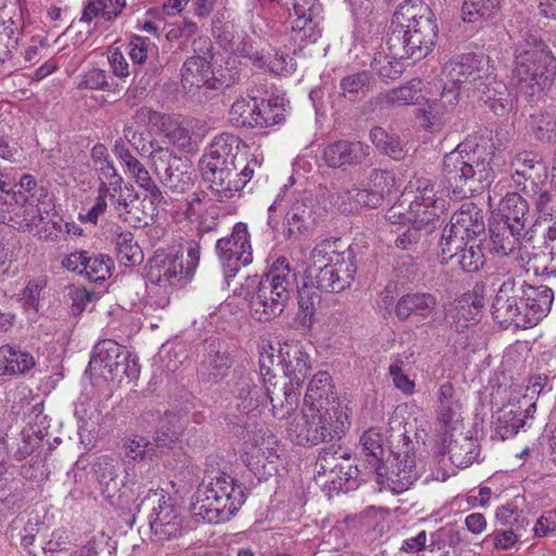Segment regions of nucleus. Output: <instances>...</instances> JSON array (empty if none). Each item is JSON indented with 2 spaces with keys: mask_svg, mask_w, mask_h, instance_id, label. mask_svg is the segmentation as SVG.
<instances>
[{
  "mask_svg": "<svg viewBox=\"0 0 556 556\" xmlns=\"http://www.w3.org/2000/svg\"><path fill=\"white\" fill-rule=\"evenodd\" d=\"M444 177L439 181L424 176L413 177L402 194L403 203L393 205L387 214L392 224H410L407 229L395 240V245L408 250L420 240L419 230L432 231L442 214L447 210L450 200H458L467 197L468 191L460 186L452 188V179L465 184L478 182L481 188L490 186L494 176V168L489 160L482 159L478 148L470 142L459 143L443 160Z\"/></svg>",
  "mask_w": 556,
  "mask_h": 556,
  "instance_id": "f257e3e1",
  "label": "nucleus"
},
{
  "mask_svg": "<svg viewBox=\"0 0 556 556\" xmlns=\"http://www.w3.org/2000/svg\"><path fill=\"white\" fill-rule=\"evenodd\" d=\"M264 156L232 134L216 136L201 159V170L212 192L220 200L233 199L252 179Z\"/></svg>",
  "mask_w": 556,
  "mask_h": 556,
  "instance_id": "f03ea898",
  "label": "nucleus"
},
{
  "mask_svg": "<svg viewBox=\"0 0 556 556\" xmlns=\"http://www.w3.org/2000/svg\"><path fill=\"white\" fill-rule=\"evenodd\" d=\"M389 37L393 58H425L435 43L438 25L431 9L421 0H404L393 15Z\"/></svg>",
  "mask_w": 556,
  "mask_h": 556,
  "instance_id": "7ed1b4c3",
  "label": "nucleus"
},
{
  "mask_svg": "<svg viewBox=\"0 0 556 556\" xmlns=\"http://www.w3.org/2000/svg\"><path fill=\"white\" fill-rule=\"evenodd\" d=\"M201 248L195 241L187 244V256L155 253L146 266V298L143 313L164 309L170 296L197 269Z\"/></svg>",
  "mask_w": 556,
  "mask_h": 556,
  "instance_id": "20e7f679",
  "label": "nucleus"
},
{
  "mask_svg": "<svg viewBox=\"0 0 556 556\" xmlns=\"http://www.w3.org/2000/svg\"><path fill=\"white\" fill-rule=\"evenodd\" d=\"M233 379L235 406L242 414L260 413L270 404L275 418L289 419L299 406V394L282 390L277 376L261 378L255 371H244L236 374Z\"/></svg>",
  "mask_w": 556,
  "mask_h": 556,
  "instance_id": "39448f33",
  "label": "nucleus"
},
{
  "mask_svg": "<svg viewBox=\"0 0 556 556\" xmlns=\"http://www.w3.org/2000/svg\"><path fill=\"white\" fill-rule=\"evenodd\" d=\"M556 76V58L547 45L529 33L515 50L513 79L529 96L548 90Z\"/></svg>",
  "mask_w": 556,
  "mask_h": 556,
  "instance_id": "423d86ee",
  "label": "nucleus"
},
{
  "mask_svg": "<svg viewBox=\"0 0 556 556\" xmlns=\"http://www.w3.org/2000/svg\"><path fill=\"white\" fill-rule=\"evenodd\" d=\"M245 488L228 475L199 485L192 496V515L207 523L228 521L245 502Z\"/></svg>",
  "mask_w": 556,
  "mask_h": 556,
  "instance_id": "0eeeda50",
  "label": "nucleus"
},
{
  "mask_svg": "<svg viewBox=\"0 0 556 556\" xmlns=\"http://www.w3.org/2000/svg\"><path fill=\"white\" fill-rule=\"evenodd\" d=\"M348 418V413L340 404L330 407L303 404L301 414L288 421L286 431L291 442L301 446H315L341 439Z\"/></svg>",
  "mask_w": 556,
  "mask_h": 556,
  "instance_id": "6e6552de",
  "label": "nucleus"
},
{
  "mask_svg": "<svg viewBox=\"0 0 556 556\" xmlns=\"http://www.w3.org/2000/svg\"><path fill=\"white\" fill-rule=\"evenodd\" d=\"M296 281L295 273L286 257H278L268 271L260 279L256 290L250 299L253 318L268 321L279 316L290 298Z\"/></svg>",
  "mask_w": 556,
  "mask_h": 556,
  "instance_id": "1a4fd4ad",
  "label": "nucleus"
},
{
  "mask_svg": "<svg viewBox=\"0 0 556 556\" xmlns=\"http://www.w3.org/2000/svg\"><path fill=\"white\" fill-rule=\"evenodd\" d=\"M308 264L311 271L318 270V287L329 292L345 289L356 273L352 252L340 251L338 240H323L317 243L309 254Z\"/></svg>",
  "mask_w": 556,
  "mask_h": 556,
  "instance_id": "9d476101",
  "label": "nucleus"
},
{
  "mask_svg": "<svg viewBox=\"0 0 556 556\" xmlns=\"http://www.w3.org/2000/svg\"><path fill=\"white\" fill-rule=\"evenodd\" d=\"M491 66L483 55L466 53L451 59L443 67L445 85L467 96L475 94L490 80Z\"/></svg>",
  "mask_w": 556,
  "mask_h": 556,
  "instance_id": "9b49d317",
  "label": "nucleus"
},
{
  "mask_svg": "<svg viewBox=\"0 0 556 556\" xmlns=\"http://www.w3.org/2000/svg\"><path fill=\"white\" fill-rule=\"evenodd\" d=\"M285 108L278 99L268 101L245 96L238 98L230 106L228 118L235 127L268 128L283 119Z\"/></svg>",
  "mask_w": 556,
  "mask_h": 556,
  "instance_id": "f8f14e48",
  "label": "nucleus"
},
{
  "mask_svg": "<svg viewBox=\"0 0 556 556\" xmlns=\"http://www.w3.org/2000/svg\"><path fill=\"white\" fill-rule=\"evenodd\" d=\"M89 367L108 380H121L123 377L136 380L140 375L138 357L113 340H103L96 344Z\"/></svg>",
  "mask_w": 556,
  "mask_h": 556,
  "instance_id": "ddd939ff",
  "label": "nucleus"
},
{
  "mask_svg": "<svg viewBox=\"0 0 556 556\" xmlns=\"http://www.w3.org/2000/svg\"><path fill=\"white\" fill-rule=\"evenodd\" d=\"M215 251L226 280L250 265L253 261V248L248 225L242 222L235 224L229 235L216 241Z\"/></svg>",
  "mask_w": 556,
  "mask_h": 556,
  "instance_id": "4468645a",
  "label": "nucleus"
},
{
  "mask_svg": "<svg viewBox=\"0 0 556 556\" xmlns=\"http://www.w3.org/2000/svg\"><path fill=\"white\" fill-rule=\"evenodd\" d=\"M153 497L148 520L154 540L166 542L178 539L185 531L182 509L163 490L154 492Z\"/></svg>",
  "mask_w": 556,
  "mask_h": 556,
  "instance_id": "2eb2a0df",
  "label": "nucleus"
},
{
  "mask_svg": "<svg viewBox=\"0 0 556 556\" xmlns=\"http://www.w3.org/2000/svg\"><path fill=\"white\" fill-rule=\"evenodd\" d=\"M154 173L161 182L175 192H185L193 186L194 169L187 160L167 148H156L150 154Z\"/></svg>",
  "mask_w": 556,
  "mask_h": 556,
  "instance_id": "dca6fc26",
  "label": "nucleus"
},
{
  "mask_svg": "<svg viewBox=\"0 0 556 556\" xmlns=\"http://www.w3.org/2000/svg\"><path fill=\"white\" fill-rule=\"evenodd\" d=\"M277 447L278 440L268 429H258L247 441L244 463L260 481L276 472Z\"/></svg>",
  "mask_w": 556,
  "mask_h": 556,
  "instance_id": "f3484780",
  "label": "nucleus"
},
{
  "mask_svg": "<svg viewBox=\"0 0 556 556\" xmlns=\"http://www.w3.org/2000/svg\"><path fill=\"white\" fill-rule=\"evenodd\" d=\"M523 288L526 281L522 279L509 277L502 282L491 306L492 315L497 323L523 327Z\"/></svg>",
  "mask_w": 556,
  "mask_h": 556,
  "instance_id": "a211bd4d",
  "label": "nucleus"
},
{
  "mask_svg": "<svg viewBox=\"0 0 556 556\" xmlns=\"http://www.w3.org/2000/svg\"><path fill=\"white\" fill-rule=\"evenodd\" d=\"M278 365L281 366L289 383L282 390H293L300 395V390L312 370L309 355L299 341L279 343Z\"/></svg>",
  "mask_w": 556,
  "mask_h": 556,
  "instance_id": "6ab92c4d",
  "label": "nucleus"
},
{
  "mask_svg": "<svg viewBox=\"0 0 556 556\" xmlns=\"http://www.w3.org/2000/svg\"><path fill=\"white\" fill-rule=\"evenodd\" d=\"M421 470L415 454L406 446L388 458L386 477L393 492L403 493L420 477Z\"/></svg>",
  "mask_w": 556,
  "mask_h": 556,
  "instance_id": "aec40b11",
  "label": "nucleus"
},
{
  "mask_svg": "<svg viewBox=\"0 0 556 556\" xmlns=\"http://www.w3.org/2000/svg\"><path fill=\"white\" fill-rule=\"evenodd\" d=\"M290 13L293 39L300 42H315L321 36L320 8L316 0H292Z\"/></svg>",
  "mask_w": 556,
  "mask_h": 556,
  "instance_id": "412c9836",
  "label": "nucleus"
},
{
  "mask_svg": "<svg viewBox=\"0 0 556 556\" xmlns=\"http://www.w3.org/2000/svg\"><path fill=\"white\" fill-rule=\"evenodd\" d=\"M45 217L38 203L12 204L0 207V224H7L13 229L29 233L39 240L43 233Z\"/></svg>",
  "mask_w": 556,
  "mask_h": 556,
  "instance_id": "4be33fe9",
  "label": "nucleus"
},
{
  "mask_svg": "<svg viewBox=\"0 0 556 556\" xmlns=\"http://www.w3.org/2000/svg\"><path fill=\"white\" fill-rule=\"evenodd\" d=\"M484 229L483 222L478 212L460 210L455 212L445 226L440 243L457 249L463 241H473L476 236Z\"/></svg>",
  "mask_w": 556,
  "mask_h": 556,
  "instance_id": "5701e85b",
  "label": "nucleus"
},
{
  "mask_svg": "<svg viewBox=\"0 0 556 556\" xmlns=\"http://www.w3.org/2000/svg\"><path fill=\"white\" fill-rule=\"evenodd\" d=\"M181 84L188 92H192L202 87L219 89L224 86H228V83L223 76H215L210 61L199 55L191 56L185 61L181 68Z\"/></svg>",
  "mask_w": 556,
  "mask_h": 556,
  "instance_id": "b1692460",
  "label": "nucleus"
},
{
  "mask_svg": "<svg viewBox=\"0 0 556 556\" xmlns=\"http://www.w3.org/2000/svg\"><path fill=\"white\" fill-rule=\"evenodd\" d=\"M489 250L497 256H511L518 262L525 261V251L521 245L523 231H515L507 222L491 220Z\"/></svg>",
  "mask_w": 556,
  "mask_h": 556,
  "instance_id": "393cba45",
  "label": "nucleus"
},
{
  "mask_svg": "<svg viewBox=\"0 0 556 556\" xmlns=\"http://www.w3.org/2000/svg\"><path fill=\"white\" fill-rule=\"evenodd\" d=\"M369 152V146L361 141L338 140L324 148L323 159L327 166L340 168L363 163Z\"/></svg>",
  "mask_w": 556,
  "mask_h": 556,
  "instance_id": "a878e982",
  "label": "nucleus"
},
{
  "mask_svg": "<svg viewBox=\"0 0 556 556\" xmlns=\"http://www.w3.org/2000/svg\"><path fill=\"white\" fill-rule=\"evenodd\" d=\"M440 248L442 264L451 262L453 266H458L466 273H477L484 265V254L477 240L463 241L457 249L443 243H440Z\"/></svg>",
  "mask_w": 556,
  "mask_h": 556,
  "instance_id": "bb28decb",
  "label": "nucleus"
},
{
  "mask_svg": "<svg viewBox=\"0 0 556 556\" xmlns=\"http://www.w3.org/2000/svg\"><path fill=\"white\" fill-rule=\"evenodd\" d=\"M552 389L553 384L548 375L532 374L525 379L522 384L511 387L509 396L511 401L520 403L527 414L534 415L538 399L549 393Z\"/></svg>",
  "mask_w": 556,
  "mask_h": 556,
  "instance_id": "cd10ccee",
  "label": "nucleus"
},
{
  "mask_svg": "<svg viewBox=\"0 0 556 556\" xmlns=\"http://www.w3.org/2000/svg\"><path fill=\"white\" fill-rule=\"evenodd\" d=\"M523 291V327H531L549 313L554 302V291L547 286L533 287L527 282Z\"/></svg>",
  "mask_w": 556,
  "mask_h": 556,
  "instance_id": "c85d7f7f",
  "label": "nucleus"
},
{
  "mask_svg": "<svg viewBox=\"0 0 556 556\" xmlns=\"http://www.w3.org/2000/svg\"><path fill=\"white\" fill-rule=\"evenodd\" d=\"M533 418V415L527 414L525 407L508 399L494 415V435L502 441L514 437L520 428L526 426L527 419Z\"/></svg>",
  "mask_w": 556,
  "mask_h": 556,
  "instance_id": "c756f323",
  "label": "nucleus"
},
{
  "mask_svg": "<svg viewBox=\"0 0 556 556\" xmlns=\"http://www.w3.org/2000/svg\"><path fill=\"white\" fill-rule=\"evenodd\" d=\"M514 173L511 175L516 187H522L527 190V182L530 181L531 188L536 186L545 177L546 167L538 155L532 152L518 153L511 161Z\"/></svg>",
  "mask_w": 556,
  "mask_h": 556,
  "instance_id": "7c9ffc66",
  "label": "nucleus"
},
{
  "mask_svg": "<svg viewBox=\"0 0 556 556\" xmlns=\"http://www.w3.org/2000/svg\"><path fill=\"white\" fill-rule=\"evenodd\" d=\"M459 97V92L444 86L440 98L428 103L425 111L426 126L431 130H440L451 119Z\"/></svg>",
  "mask_w": 556,
  "mask_h": 556,
  "instance_id": "2f4dec72",
  "label": "nucleus"
},
{
  "mask_svg": "<svg viewBox=\"0 0 556 556\" xmlns=\"http://www.w3.org/2000/svg\"><path fill=\"white\" fill-rule=\"evenodd\" d=\"M437 306L438 300L431 293H407L400 298L395 305L394 313L400 320H406L412 315L428 318L435 311Z\"/></svg>",
  "mask_w": 556,
  "mask_h": 556,
  "instance_id": "473e14b6",
  "label": "nucleus"
},
{
  "mask_svg": "<svg viewBox=\"0 0 556 556\" xmlns=\"http://www.w3.org/2000/svg\"><path fill=\"white\" fill-rule=\"evenodd\" d=\"M528 219V203L517 192H509L501 200L498 213L493 217L496 222H507L515 231H523Z\"/></svg>",
  "mask_w": 556,
  "mask_h": 556,
  "instance_id": "72a5a7b5",
  "label": "nucleus"
},
{
  "mask_svg": "<svg viewBox=\"0 0 556 556\" xmlns=\"http://www.w3.org/2000/svg\"><path fill=\"white\" fill-rule=\"evenodd\" d=\"M477 93H481L480 98L496 115H505L514 109L515 94L504 83L492 77V72L490 80H486V86H483Z\"/></svg>",
  "mask_w": 556,
  "mask_h": 556,
  "instance_id": "f704fd0d",
  "label": "nucleus"
},
{
  "mask_svg": "<svg viewBox=\"0 0 556 556\" xmlns=\"http://www.w3.org/2000/svg\"><path fill=\"white\" fill-rule=\"evenodd\" d=\"M424 81L414 78L406 84L390 89L378 97L379 102L386 106L414 105L424 99Z\"/></svg>",
  "mask_w": 556,
  "mask_h": 556,
  "instance_id": "c9c22d12",
  "label": "nucleus"
},
{
  "mask_svg": "<svg viewBox=\"0 0 556 556\" xmlns=\"http://www.w3.org/2000/svg\"><path fill=\"white\" fill-rule=\"evenodd\" d=\"M415 356V351L409 348L402 353L391 356L388 367V376L392 380L393 387L406 396H410L416 391V383L408 375L404 372V366Z\"/></svg>",
  "mask_w": 556,
  "mask_h": 556,
  "instance_id": "e433bc0d",
  "label": "nucleus"
},
{
  "mask_svg": "<svg viewBox=\"0 0 556 556\" xmlns=\"http://www.w3.org/2000/svg\"><path fill=\"white\" fill-rule=\"evenodd\" d=\"M437 413L441 424L453 428L460 417L462 404L456 397L455 389L451 382L442 383L439 387Z\"/></svg>",
  "mask_w": 556,
  "mask_h": 556,
  "instance_id": "4c0bfd02",
  "label": "nucleus"
},
{
  "mask_svg": "<svg viewBox=\"0 0 556 556\" xmlns=\"http://www.w3.org/2000/svg\"><path fill=\"white\" fill-rule=\"evenodd\" d=\"M110 202L117 216L125 222H129L128 215L131 214L132 206L137 200V194L132 187L124 186V178L118 175L109 181Z\"/></svg>",
  "mask_w": 556,
  "mask_h": 556,
  "instance_id": "58836bf2",
  "label": "nucleus"
},
{
  "mask_svg": "<svg viewBox=\"0 0 556 556\" xmlns=\"http://www.w3.org/2000/svg\"><path fill=\"white\" fill-rule=\"evenodd\" d=\"M162 119L168 140L180 149H190L193 136L192 121L172 116H163Z\"/></svg>",
  "mask_w": 556,
  "mask_h": 556,
  "instance_id": "ea45409f",
  "label": "nucleus"
},
{
  "mask_svg": "<svg viewBox=\"0 0 556 556\" xmlns=\"http://www.w3.org/2000/svg\"><path fill=\"white\" fill-rule=\"evenodd\" d=\"M357 472L356 466L346 463V465L331 471L326 478H321V481H317V483L328 492H349L357 485Z\"/></svg>",
  "mask_w": 556,
  "mask_h": 556,
  "instance_id": "a19ab883",
  "label": "nucleus"
},
{
  "mask_svg": "<svg viewBox=\"0 0 556 556\" xmlns=\"http://www.w3.org/2000/svg\"><path fill=\"white\" fill-rule=\"evenodd\" d=\"M10 195L13 204L39 203L47 197V190L37 184L34 176L25 174L13 185Z\"/></svg>",
  "mask_w": 556,
  "mask_h": 556,
  "instance_id": "79ce46f5",
  "label": "nucleus"
},
{
  "mask_svg": "<svg viewBox=\"0 0 556 556\" xmlns=\"http://www.w3.org/2000/svg\"><path fill=\"white\" fill-rule=\"evenodd\" d=\"M314 223L312 208L305 202H295L286 216V232L288 237L303 235L309 231Z\"/></svg>",
  "mask_w": 556,
  "mask_h": 556,
  "instance_id": "37998d69",
  "label": "nucleus"
},
{
  "mask_svg": "<svg viewBox=\"0 0 556 556\" xmlns=\"http://www.w3.org/2000/svg\"><path fill=\"white\" fill-rule=\"evenodd\" d=\"M331 389L330 375L327 371H318L308 383L303 404L330 407L333 404L328 400Z\"/></svg>",
  "mask_w": 556,
  "mask_h": 556,
  "instance_id": "c03bdc74",
  "label": "nucleus"
},
{
  "mask_svg": "<svg viewBox=\"0 0 556 556\" xmlns=\"http://www.w3.org/2000/svg\"><path fill=\"white\" fill-rule=\"evenodd\" d=\"M125 174L128 175L131 179H134L140 188H142L149 193L151 207L150 213H146V215L153 218V216L156 215L155 204L160 203L163 197L159 187L153 181L150 173L148 172L146 166L140 161H138L136 165L128 168L125 172Z\"/></svg>",
  "mask_w": 556,
  "mask_h": 556,
  "instance_id": "a18cd8bd",
  "label": "nucleus"
},
{
  "mask_svg": "<svg viewBox=\"0 0 556 556\" xmlns=\"http://www.w3.org/2000/svg\"><path fill=\"white\" fill-rule=\"evenodd\" d=\"M115 244L116 256L122 265L132 267L141 264L143 261V252L135 241L131 232L122 231L117 233Z\"/></svg>",
  "mask_w": 556,
  "mask_h": 556,
  "instance_id": "49530a36",
  "label": "nucleus"
},
{
  "mask_svg": "<svg viewBox=\"0 0 556 556\" xmlns=\"http://www.w3.org/2000/svg\"><path fill=\"white\" fill-rule=\"evenodd\" d=\"M359 444L363 453L368 457L367 462L379 471L381 469L380 464L384 455L383 437L381 431L377 428L366 430L359 439Z\"/></svg>",
  "mask_w": 556,
  "mask_h": 556,
  "instance_id": "de8ad7c7",
  "label": "nucleus"
},
{
  "mask_svg": "<svg viewBox=\"0 0 556 556\" xmlns=\"http://www.w3.org/2000/svg\"><path fill=\"white\" fill-rule=\"evenodd\" d=\"M50 225V228L45 227L41 240L60 242L65 240L67 236L80 237L83 235V228L79 225L61 216H54Z\"/></svg>",
  "mask_w": 556,
  "mask_h": 556,
  "instance_id": "09e8293b",
  "label": "nucleus"
},
{
  "mask_svg": "<svg viewBox=\"0 0 556 556\" xmlns=\"http://www.w3.org/2000/svg\"><path fill=\"white\" fill-rule=\"evenodd\" d=\"M113 268L112 260L103 254H87L83 275L86 279L93 283H101L111 277Z\"/></svg>",
  "mask_w": 556,
  "mask_h": 556,
  "instance_id": "8fccbe9b",
  "label": "nucleus"
},
{
  "mask_svg": "<svg viewBox=\"0 0 556 556\" xmlns=\"http://www.w3.org/2000/svg\"><path fill=\"white\" fill-rule=\"evenodd\" d=\"M110 201L109 182L99 180L97 195L91 206L84 213L78 214V219L85 224L97 225L98 220L108 210Z\"/></svg>",
  "mask_w": 556,
  "mask_h": 556,
  "instance_id": "3c124183",
  "label": "nucleus"
},
{
  "mask_svg": "<svg viewBox=\"0 0 556 556\" xmlns=\"http://www.w3.org/2000/svg\"><path fill=\"white\" fill-rule=\"evenodd\" d=\"M231 364V357L227 351H211L203 364L208 381L217 383L224 379Z\"/></svg>",
  "mask_w": 556,
  "mask_h": 556,
  "instance_id": "603ef678",
  "label": "nucleus"
},
{
  "mask_svg": "<svg viewBox=\"0 0 556 556\" xmlns=\"http://www.w3.org/2000/svg\"><path fill=\"white\" fill-rule=\"evenodd\" d=\"M326 203L330 208L350 214L359 210V202L355 199V188H333L327 191Z\"/></svg>",
  "mask_w": 556,
  "mask_h": 556,
  "instance_id": "864d4df0",
  "label": "nucleus"
},
{
  "mask_svg": "<svg viewBox=\"0 0 556 556\" xmlns=\"http://www.w3.org/2000/svg\"><path fill=\"white\" fill-rule=\"evenodd\" d=\"M370 140L374 146L384 154L394 160H401L404 156V151L400 139L395 136L388 134L381 127H375L370 130Z\"/></svg>",
  "mask_w": 556,
  "mask_h": 556,
  "instance_id": "5fc2aeb1",
  "label": "nucleus"
},
{
  "mask_svg": "<svg viewBox=\"0 0 556 556\" xmlns=\"http://www.w3.org/2000/svg\"><path fill=\"white\" fill-rule=\"evenodd\" d=\"M528 129L538 140H549L556 131V116L549 112H538L530 116Z\"/></svg>",
  "mask_w": 556,
  "mask_h": 556,
  "instance_id": "6e6d98bb",
  "label": "nucleus"
},
{
  "mask_svg": "<svg viewBox=\"0 0 556 556\" xmlns=\"http://www.w3.org/2000/svg\"><path fill=\"white\" fill-rule=\"evenodd\" d=\"M91 160L93 168L98 174V180L109 181L119 175L104 144L97 143L93 146L91 149Z\"/></svg>",
  "mask_w": 556,
  "mask_h": 556,
  "instance_id": "4d7b16f0",
  "label": "nucleus"
},
{
  "mask_svg": "<svg viewBox=\"0 0 556 556\" xmlns=\"http://www.w3.org/2000/svg\"><path fill=\"white\" fill-rule=\"evenodd\" d=\"M350 462V457L338 455L337 452L324 450L319 453L315 463V480L321 481V478H326L334 469L346 465Z\"/></svg>",
  "mask_w": 556,
  "mask_h": 556,
  "instance_id": "13d9d810",
  "label": "nucleus"
},
{
  "mask_svg": "<svg viewBox=\"0 0 556 556\" xmlns=\"http://www.w3.org/2000/svg\"><path fill=\"white\" fill-rule=\"evenodd\" d=\"M214 33L219 45L232 54H237L239 46L242 43V36L245 34L232 23H226L220 28L214 26Z\"/></svg>",
  "mask_w": 556,
  "mask_h": 556,
  "instance_id": "bf43d9fd",
  "label": "nucleus"
},
{
  "mask_svg": "<svg viewBox=\"0 0 556 556\" xmlns=\"http://www.w3.org/2000/svg\"><path fill=\"white\" fill-rule=\"evenodd\" d=\"M156 51V45L148 37L135 35L129 40L128 55L135 64H143Z\"/></svg>",
  "mask_w": 556,
  "mask_h": 556,
  "instance_id": "052dcab7",
  "label": "nucleus"
},
{
  "mask_svg": "<svg viewBox=\"0 0 556 556\" xmlns=\"http://www.w3.org/2000/svg\"><path fill=\"white\" fill-rule=\"evenodd\" d=\"M448 453L452 463L463 468L471 465L478 456L473 442L467 440L460 446L457 443H451L448 445Z\"/></svg>",
  "mask_w": 556,
  "mask_h": 556,
  "instance_id": "680f3d73",
  "label": "nucleus"
},
{
  "mask_svg": "<svg viewBox=\"0 0 556 556\" xmlns=\"http://www.w3.org/2000/svg\"><path fill=\"white\" fill-rule=\"evenodd\" d=\"M237 55L249 59L256 67H264L263 50L260 49V41L254 36L247 33L242 36Z\"/></svg>",
  "mask_w": 556,
  "mask_h": 556,
  "instance_id": "e2e57ef3",
  "label": "nucleus"
},
{
  "mask_svg": "<svg viewBox=\"0 0 556 556\" xmlns=\"http://www.w3.org/2000/svg\"><path fill=\"white\" fill-rule=\"evenodd\" d=\"M264 62L265 64L262 68L275 75H288L295 70L293 58L282 52H276L274 55L267 58L264 56Z\"/></svg>",
  "mask_w": 556,
  "mask_h": 556,
  "instance_id": "0e129e2a",
  "label": "nucleus"
},
{
  "mask_svg": "<svg viewBox=\"0 0 556 556\" xmlns=\"http://www.w3.org/2000/svg\"><path fill=\"white\" fill-rule=\"evenodd\" d=\"M67 301L71 303L72 312L79 314L86 309L88 304L93 299V293L88 291L83 286H68L65 294Z\"/></svg>",
  "mask_w": 556,
  "mask_h": 556,
  "instance_id": "69168bd1",
  "label": "nucleus"
},
{
  "mask_svg": "<svg viewBox=\"0 0 556 556\" xmlns=\"http://www.w3.org/2000/svg\"><path fill=\"white\" fill-rule=\"evenodd\" d=\"M395 185L394 175L389 170L375 169L369 177V189L380 195V201Z\"/></svg>",
  "mask_w": 556,
  "mask_h": 556,
  "instance_id": "338daca9",
  "label": "nucleus"
},
{
  "mask_svg": "<svg viewBox=\"0 0 556 556\" xmlns=\"http://www.w3.org/2000/svg\"><path fill=\"white\" fill-rule=\"evenodd\" d=\"M369 83H370L369 74L364 71L361 73L345 76L341 80V89L345 97L354 96L359 92H365L369 87Z\"/></svg>",
  "mask_w": 556,
  "mask_h": 556,
  "instance_id": "774afa93",
  "label": "nucleus"
}]
</instances>
